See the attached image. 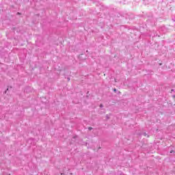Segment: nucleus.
<instances>
[{
	"mask_svg": "<svg viewBox=\"0 0 175 175\" xmlns=\"http://www.w3.org/2000/svg\"><path fill=\"white\" fill-rule=\"evenodd\" d=\"M88 129L89 131H92V127H89Z\"/></svg>",
	"mask_w": 175,
	"mask_h": 175,
	"instance_id": "1",
	"label": "nucleus"
},
{
	"mask_svg": "<svg viewBox=\"0 0 175 175\" xmlns=\"http://www.w3.org/2000/svg\"><path fill=\"white\" fill-rule=\"evenodd\" d=\"M143 135H144V136H147V133H144Z\"/></svg>",
	"mask_w": 175,
	"mask_h": 175,
	"instance_id": "2",
	"label": "nucleus"
},
{
	"mask_svg": "<svg viewBox=\"0 0 175 175\" xmlns=\"http://www.w3.org/2000/svg\"><path fill=\"white\" fill-rule=\"evenodd\" d=\"M8 90H9V89H7V90L5 91V94H6Z\"/></svg>",
	"mask_w": 175,
	"mask_h": 175,
	"instance_id": "3",
	"label": "nucleus"
},
{
	"mask_svg": "<svg viewBox=\"0 0 175 175\" xmlns=\"http://www.w3.org/2000/svg\"><path fill=\"white\" fill-rule=\"evenodd\" d=\"M114 92H117V89H113Z\"/></svg>",
	"mask_w": 175,
	"mask_h": 175,
	"instance_id": "4",
	"label": "nucleus"
},
{
	"mask_svg": "<svg viewBox=\"0 0 175 175\" xmlns=\"http://www.w3.org/2000/svg\"><path fill=\"white\" fill-rule=\"evenodd\" d=\"M100 107H103V105L100 104Z\"/></svg>",
	"mask_w": 175,
	"mask_h": 175,
	"instance_id": "5",
	"label": "nucleus"
},
{
	"mask_svg": "<svg viewBox=\"0 0 175 175\" xmlns=\"http://www.w3.org/2000/svg\"><path fill=\"white\" fill-rule=\"evenodd\" d=\"M68 81L70 80V78H68Z\"/></svg>",
	"mask_w": 175,
	"mask_h": 175,
	"instance_id": "6",
	"label": "nucleus"
},
{
	"mask_svg": "<svg viewBox=\"0 0 175 175\" xmlns=\"http://www.w3.org/2000/svg\"><path fill=\"white\" fill-rule=\"evenodd\" d=\"M32 139H30V140H29L28 142H31Z\"/></svg>",
	"mask_w": 175,
	"mask_h": 175,
	"instance_id": "7",
	"label": "nucleus"
},
{
	"mask_svg": "<svg viewBox=\"0 0 175 175\" xmlns=\"http://www.w3.org/2000/svg\"><path fill=\"white\" fill-rule=\"evenodd\" d=\"M18 14H20V12H18Z\"/></svg>",
	"mask_w": 175,
	"mask_h": 175,
	"instance_id": "8",
	"label": "nucleus"
}]
</instances>
